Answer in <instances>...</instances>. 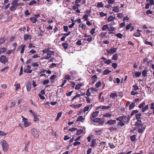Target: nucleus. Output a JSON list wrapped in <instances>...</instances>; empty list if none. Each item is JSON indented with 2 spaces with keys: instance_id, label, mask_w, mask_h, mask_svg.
Returning a JSON list of instances; mask_svg holds the SVG:
<instances>
[{
  "instance_id": "nucleus-36",
  "label": "nucleus",
  "mask_w": 154,
  "mask_h": 154,
  "mask_svg": "<svg viewBox=\"0 0 154 154\" xmlns=\"http://www.w3.org/2000/svg\"><path fill=\"white\" fill-rule=\"evenodd\" d=\"M106 32H102L100 34L99 36L103 38L106 36Z\"/></svg>"
},
{
  "instance_id": "nucleus-50",
  "label": "nucleus",
  "mask_w": 154,
  "mask_h": 154,
  "mask_svg": "<svg viewBox=\"0 0 154 154\" xmlns=\"http://www.w3.org/2000/svg\"><path fill=\"white\" fill-rule=\"evenodd\" d=\"M135 76L137 77H138L140 76L141 74V72H135Z\"/></svg>"
},
{
  "instance_id": "nucleus-47",
  "label": "nucleus",
  "mask_w": 154,
  "mask_h": 154,
  "mask_svg": "<svg viewBox=\"0 0 154 154\" xmlns=\"http://www.w3.org/2000/svg\"><path fill=\"white\" fill-rule=\"evenodd\" d=\"M134 88L133 90L134 91H136L139 90V88L136 84H135L133 86Z\"/></svg>"
},
{
  "instance_id": "nucleus-42",
  "label": "nucleus",
  "mask_w": 154,
  "mask_h": 154,
  "mask_svg": "<svg viewBox=\"0 0 154 154\" xmlns=\"http://www.w3.org/2000/svg\"><path fill=\"white\" fill-rule=\"evenodd\" d=\"M62 114V113L61 112H60L57 114V119L56 120V121H57L59 120V119L61 116Z\"/></svg>"
},
{
  "instance_id": "nucleus-63",
  "label": "nucleus",
  "mask_w": 154,
  "mask_h": 154,
  "mask_svg": "<svg viewBox=\"0 0 154 154\" xmlns=\"http://www.w3.org/2000/svg\"><path fill=\"white\" fill-rule=\"evenodd\" d=\"M99 15L101 17H103L106 16V14L104 13L103 12H100Z\"/></svg>"
},
{
  "instance_id": "nucleus-1",
  "label": "nucleus",
  "mask_w": 154,
  "mask_h": 154,
  "mask_svg": "<svg viewBox=\"0 0 154 154\" xmlns=\"http://www.w3.org/2000/svg\"><path fill=\"white\" fill-rule=\"evenodd\" d=\"M1 144L2 146V149L3 151L6 152L8 151L9 146V145L5 140H2L1 141Z\"/></svg>"
},
{
  "instance_id": "nucleus-38",
  "label": "nucleus",
  "mask_w": 154,
  "mask_h": 154,
  "mask_svg": "<svg viewBox=\"0 0 154 154\" xmlns=\"http://www.w3.org/2000/svg\"><path fill=\"white\" fill-rule=\"evenodd\" d=\"M77 129L76 128H71L69 129L68 130V131L69 132H74L75 131L77 130Z\"/></svg>"
},
{
  "instance_id": "nucleus-35",
  "label": "nucleus",
  "mask_w": 154,
  "mask_h": 154,
  "mask_svg": "<svg viewBox=\"0 0 154 154\" xmlns=\"http://www.w3.org/2000/svg\"><path fill=\"white\" fill-rule=\"evenodd\" d=\"M135 106V103H132L129 106V109L130 110L133 109Z\"/></svg>"
},
{
  "instance_id": "nucleus-41",
  "label": "nucleus",
  "mask_w": 154,
  "mask_h": 154,
  "mask_svg": "<svg viewBox=\"0 0 154 154\" xmlns=\"http://www.w3.org/2000/svg\"><path fill=\"white\" fill-rule=\"evenodd\" d=\"M112 63V61L110 59H108L107 60H106L104 62V63L107 64L109 65L110 63Z\"/></svg>"
},
{
  "instance_id": "nucleus-20",
  "label": "nucleus",
  "mask_w": 154,
  "mask_h": 154,
  "mask_svg": "<svg viewBox=\"0 0 154 154\" xmlns=\"http://www.w3.org/2000/svg\"><path fill=\"white\" fill-rule=\"evenodd\" d=\"M118 54H115L113 55L112 59L113 60H116L118 59Z\"/></svg>"
},
{
  "instance_id": "nucleus-2",
  "label": "nucleus",
  "mask_w": 154,
  "mask_h": 154,
  "mask_svg": "<svg viewBox=\"0 0 154 154\" xmlns=\"http://www.w3.org/2000/svg\"><path fill=\"white\" fill-rule=\"evenodd\" d=\"M31 133L35 138L37 139L39 137L38 133L35 128H33L31 130Z\"/></svg>"
},
{
  "instance_id": "nucleus-28",
  "label": "nucleus",
  "mask_w": 154,
  "mask_h": 154,
  "mask_svg": "<svg viewBox=\"0 0 154 154\" xmlns=\"http://www.w3.org/2000/svg\"><path fill=\"white\" fill-rule=\"evenodd\" d=\"M147 71L146 69L143 70L142 72V75L143 76L145 77L146 76L147 74Z\"/></svg>"
},
{
  "instance_id": "nucleus-27",
  "label": "nucleus",
  "mask_w": 154,
  "mask_h": 154,
  "mask_svg": "<svg viewBox=\"0 0 154 154\" xmlns=\"http://www.w3.org/2000/svg\"><path fill=\"white\" fill-rule=\"evenodd\" d=\"M115 17H113L112 16H110L107 19V20L108 22L112 21L115 19Z\"/></svg>"
},
{
  "instance_id": "nucleus-29",
  "label": "nucleus",
  "mask_w": 154,
  "mask_h": 154,
  "mask_svg": "<svg viewBox=\"0 0 154 154\" xmlns=\"http://www.w3.org/2000/svg\"><path fill=\"white\" fill-rule=\"evenodd\" d=\"M111 72V71L110 70H109L108 69H105L103 72V75H106L108 74L109 73Z\"/></svg>"
},
{
  "instance_id": "nucleus-25",
  "label": "nucleus",
  "mask_w": 154,
  "mask_h": 154,
  "mask_svg": "<svg viewBox=\"0 0 154 154\" xmlns=\"http://www.w3.org/2000/svg\"><path fill=\"white\" fill-rule=\"evenodd\" d=\"M136 135H133L130 137V139L131 141L134 142L136 140Z\"/></svg>"
},
{
  "instance_id": "nucleus-37",
  "label": "nucleus",
  "mask_w": 154,
  "mask_h": 154,
  "mask_svg": "<svg viewBox=\"0 0 154 154\" xmlns=\"http://www.w3.org/2000/svg\"><path fill=\"white\" fill-rule=\"evenodd\" d=\"M6 51V49L5 48H0V54L5 52Z\"/></svg>"
},
{
  "instance_id": "nucleus-11",
  "label": "nucleus",
  "mask_w": 154,
  "mask_h": 154,
  "mask_svg": "<svg viewBox=\"0 0 154 154\" xmlns=\"http://www.w3.org/2000/svg\"><path fill=\"white\" fill-rule=\"evenodd\" d=\"M96 91V89L93 87L87 90V96H88L91 94V93L90 91Z\"/></svg>"
},
{
  "instance_id": "nucleus-39",
  "label": "nucleus",
  "mask_w": 154,
  "mask_h": 154,
  "mask_svg": "<svg viewBox=\"0 0 154 154\" xmlns=\"http://www.w3.org/2000/svg\"><path fill=\"white\" fill-rule=\"evenodd\" d=\"M125 122L123 121L119 122L117 124V125L118 126L119 125L122 126H124L125 125Z\"/></svg>"
},
{
  "instance_id": "nucleus-12",
  "label": "nucleus",
  "mask_w": 154,
  "mask_h": 154,
  "mask_svg": "<svg viewBox=\"0 0 154 154\" xmlns=\"http://www.w3.org/2000/svg\"><path fill=\"white\" fill-rule=\"evenodd\" d=\"M116 122V121L114 120L111 119L108 120L106 122V124L109 125H112Z\"/></svg>"
},
{
  "instance_id": "nucleus-54",
  "label": "nucleus",
  "mask_w": 154,
  "mask_h": 154,
  "mask_svg": "<svg viewBox=\"0 0 154 154\" xmlns=\"http://www.w3.org/2000/svg\"><path fill=\"white\" fill-rule=\"evenodd\" d=\"M62 45L63 46L64 48L66 49L68 48V44L67 43H65L62 44Z\"/></svg>"
},
{
  "instance_id": "nucleus-64",
  "label": "nucleus",
  "mask_w": 154,
  "mask_h": 154,
  "mask_svg": "<svg viewBox=\"0 0 154 154\" xmlns=\"http://www.w3.org/2000/svg\"><path fill=\"white\" fill-rule=\"evenodd\" d=\"M109 145L111 149H113L115 147V146L113 143H109Z\"/></svg>"
},
{
  "instance_id": "nucleus-4",
  "label": "nucleus",
  "mask_w": 154,
  "mask_h": 154,
  "mask_svg": "<svg viewBox=\"0 0 154 154\" xmlns=\"http://www.w3.org/2000/svg\"><path fill=\"white\" fill-rule=\"evenodd\" d=\"M136 129H137L138 132L139 133H143L144 131L145 128L143 127V126L140 127V126H137Z\"/></svg>"
},
{
  "instance_id": "nucleus-8",
  "label": "nucleus",
  "mask_w": 154,
  "mask_h": 154,
  "mask_svg": "<svg viewBox=\"0 0 154 154\" xmlns=\"http://www.w3.org/2000/svg\"><path fill=\"white\" fill-rule=\"evenodd\" d=\"M54 52L52 51H50L47 53V55L45 57V59H49L51 58V55H54Z\"/></svg>"
},
{
  "instance_id": "nucleus-34",
  "label": "nucleus",
  "mask_w": 154,
  "mask_h": 154,
  "mask_svg": "<svg viewBox=\"0 0 154 154\" xmlns=\"http://www.w3.org/2000/svg\"><path fill=\"white\" fill-rule=\"evenodd\" d=\"M84 131L83 129L79 130L76 132V135H79L81 134Z\"/></svg>"
},
{
  "instance_id": "nucleus-15",
  "label": "nucleus",
  "mask_w": 154,
  "mask_h": 154,
  "mask_svg": "<svg viewBox=\"0 0 154 154\" xmlns=\"http://www.w3.org/2000/svg\"><path fill=\"white\" fill-rule=\"evenodd\" d=\"M31 38V36L30 35L26 34L24 37V39L25 40H27L28 39H30Z\"/></svg>"
},
{
  "instance_id": "nucleus-57",
  "label": "nucleus",
  "mask_w": 154,
  "mask_h": 154,
  "mask_svg": "<svg viewBox=\"0 0 154 154\" xmlns=\"http://www.w3.org/2000/svg\"><path fill=\"white\" fill-rule=\"evenodd\" d=\"M87 41L90 42L92 40V38L90 35H87Z\"/></svg>"
},
{
  "instance_id": "nucleus-46",
  "label": "nucleus",
  "mask_w": 154,
  "mask_h": 154,
  "mask_svg": "<svg viewBox=\"0 0 154 154\" xmlns=\"http://www.w3.org/2000/svg\"><path fill=\"white\" fill-rule=\"evenodd\" d=\"M16 8H17L15 6L12 5V6L10 7V10L11 11H14L15 10Z\"/></svg>"
},
{
  "instance_id": "nucleus-32",
  "label": "nucleus",
  "mask_w": 154,
  "mask_h": 154,
  "mask_svg": "<svg viewBox=\"0 0 154 154\" xmlns=\"http://www.w3.org/2000/svg\"><path fill=\"white\" fill-rule=\"evenodd\" d=\"M84 119H85L83 118L82 116H80L78 117L77 121L83 122L84 120Z\"/></svg>"
},
{
  "instance_id": "nucleus-17",
  "label": "nucleus",
  "mask_w": 154,
  "mask_h": 154,
  "mask_svg": "<svg viewBox=\"0 0 154 154\" xmlns=\"http://www.w3.org/2000/svg\"><path fill=\"white\" fill-rule=\"evenodd\" d=\"M115 28L114 27H109L108 29V30L109 31V33L110 34L113 33L112 32L115 30Z\"/></svg>"
},
{
  "instance_id": "nucleus-40",
  "label": "nucleus",
  "mask_w": 154,
  "mask_h": 154,
  "mask_svg": "<svg viewBox=\"0 0 154 154\" xmlns=\"http://www.w3.org/2000/svg\"><path fill=\"white\" fill-rule=\"evenodd\" d=\"M146 1L147 2H149V3H148L149 4V5H152L154 4V1L153 0H146Z\"/></svg>"
},
{
  "instance_id": "nucleus-58",
  "label": "nucleus",
  "mask_w": 154,
  "mask_h": 154,
  "mask_svg": "<svg viewBox=\"0 0 154 154\" xmlns=\"http://www.w3.org/2000/svg\"><path fill=\"white\" fill-rule=\"evenodd\" d=\"M145 105V103L144 102H143L142 103L140 104L139 106L138 107L140 108H142L144 107V106Z\"/></svg>"
},
{
  "instance_id": "nucleus-14",
  "label": "nucleus",
  "mask_w": 154,
  "mask_h": 154,
  "mask_svg": "<svg viewBox=\"0 0 154 154\" xmlns=\"http://www.w3.org/2000/svg\"><path fill=\"white\" fill-rule=\"evenodd\" d=\"M99 113V111H96L95 112H94L92 114V117H91V118H92L93 119L95 117H97L98 115V113Z\"/></svg>"
},
{
  "instance_id": "nucleus-60",
  "label": "nucleus",
  "mask_w": 154,
  "mask_h": 154,
  "mask_svg": "<svg viewBox=\"0 0 154 154\" xmlns=\"http://www.w3.org/2000/svg\"><path fill=\"white\" fill-rule=\"evenodd\" d=\"M15 103L14 101L12 102L10 104V108H12L15 105Z\"/></svg>"
},
{
  "instance_id": "nucleus-10",
  "label": "nucleus",
  "mask_w": 154,
  "mask_h": 154,
  "mask_svg": "<svg viewBox=\"0 0 154 154\" xmlns=\"http://www.w3.org/2000/svg\"><path fill=\"white\" fill-rule=\"evenodd\" d=\"M103 85V87L104 88L105 86V85L103 82H102V83L100 81H98L96 83L95 85V87L97 88H98L101 85Z\"/></svg>"
},
{
  "instance_id": "nucleus-18",
  "label": "nucleus",
  "mask_w": 154,
  "mask_h": 154,
  "mask_svg": "<svg viewBox=\"0 0 154 154\" xmlns=\"http://www.w3.org/2000/svg\"><path fill=\"white\" fill-rule=\"evenodd\" d=\"M82 106L81 104H72L70 105V106L73 107V108L75 109H77L79 107H80L81 106Z\"/></svg>"
},
{
  "instance_id": "nucleus-23",
  "label": "nucleus",
  "mask_w": 154,
  "mask_h": 154,
  "mask_svg": "<svg viewBox=\"0 0 154 154\" xmlns=\"http://www.w3.org/2000/svg\"><path fill=\"white\" fill-rule=\"evenodd\" d=\"M112 11L115 12H119V8L118 6H116L114 8Z\"/></svg>"
},
{
  "instance_id": "nucleus-59",
  "label": "nucleus",
  "mask_w": 154,
  "mask_h": 154,
  "mask_svg": "<svg viewBox=\"0 0 154 154\" xmlns=\"http://www.w3.org/2000/svg\"><path fill=\"white\" fill-rule=\"evenodd\" d=\"M93 138V135H89L87 137V140H88V141L90 142L91 141V140Z\"/></svg>"
},
{
  "instance_id": "nucleus-31",
  "label": "nucleus",
  "mask_w": 154,
  "mask_h": 154,
  "mask_svg": "<svg viewBox=\"0 0 154 154\" xmlns=\"http://www.w3.org/2000/svg\"><path fill=\"white\" fill-rule=\"evenodd\" d=\"M30 20L33 23H35L37 21V19L34 17H31L30 18Z\"/></svg>"
},
{
  "instance_id": "nucleus-45",
  "label": "nucleus",
  "mask_w": 154,
  "mask_h": 154,
  "mask_svg": "<svg viewBox=\"0 0 154 154\" xmlns=\"http://www.w3.org/2000/svg\"><path fill=\"white\" fill-rule=\"evenodd\" d=\"M36 3V1L35 0H32L30 1L29 3V5H33L35 4Z\"/></svg>"
},
{
  "instance_id": "nucleus-44",
  "label": "nucleus",
  "mask_w": 154,
  "mask_h": 154,
  "mask_svg": "<svg viewBox=\"0 0 154 154\" xmlns=\"http://www.w3.org/2000/svg\"><path fill=\"white\" fill-rule=\"evenodd\" d=\"M24 71V72H26L27 73H32V70L29 69H25Z\"/></svg>"
},
{
  "instance_id": "nucleus-55",
  "label": "nucleus",
  "mask_w": 154,
  "mask_h": 154,
  "mask_svg": "<svg viewBox=\"0 0 154 154\" xmlns=\"http://www.w3.org/2000/svg\"><path fill=\"white\" fill-rule=\"evenodd\" d=\"M138 111L137 110H133L131 114V116H133L134 114L137 113Z\"/></svg>"
},
{
  "instance_id": "nucleus-21",
  "label": "nucleus",
  "mask_w": 154,
  "mask_h": 154,
  "mask_svg": "<svg viewBox=\"0 0 154 154\" xmlns=\"http://www.w3.org/2000/svg\"><path fill=\"white\" fill-rule=\"evenodd\" d=\"M143 42L146 45H149L152 46H153V43L151 42H149L146 40H144Z\"/></svg>"
},
{
  "instance_id": "nucleus-19",
  "label": "nucleus",
  "mask_w": 154,
  "mask_h": 154,
  "mask_svg": "<svg viewBox=\"0 0 154 154\" xmlns=\"http://www.w3.org/2000/svg\"><path fill=\"white\" fill-rule=\"evenodd\" d=\"M91 120L93 121L94 122H100V119L99 118H91Z\"/></svg>"
},
{
  "instance_id": "nucleus-13",
  "label": "nucleus",
  "mask_w": 154,
  "mask_h": 154,
  "mask_svg": "<svg viewBox=\"0 0 154 154\" xmlns=\"http://www.w3.org/2000/svg\"><path fill=\"white\" fill-rule=\"evenodd\" d=\"M118 96L117 95L116 93H111L110 95V97L112 99H115Z\"/></svg>"
},
{
  "instance_id": "nucleus-61",
  "label": "nucleus",
  "mask_w": 154,
  "mask_h": 154,
  "mask_svg": "<svg viewBox=\"0 0 154 154\" xmlns=\"http://www.w3.org/2000/svg\"><path fill=\"white\" fill-rule=\"evenodd\" d=\"M97 6L99 8L103 7V5L102 4V2H98L97 4Z\"/></svg>"
},
{
  "instance_id": "nucleus-24",
  "label": "nucleus",
  "mask_w": 154,
  "mask_h": 154,
  "mask_svg": "<svg viewBox=\"0 0 154 154\" xmlns=\"http://www.w3.org/2000/svg\"><path fill=\"white\" fill-rule=\"evenodd\" d=\"M31 84L30 83H28L26 84V88L28 91L31 90Z\"/></svg>"
},
{
  "instance_id": "nucleus-16",
  "label": "nucleus",
  "mask_w": 154,
  "mask_h": 154,
  "mask_svg": "<svg viewBox=\"0 0 154 154\" xmlns=\"http://www.w3.org/2000/svg\"><path fill=\"white\" fill-rule=\"evenodd\" d=\"M96 139H94L93 140L90 146L91 147H92L95 146L96 145Z\"/></svg>"
},
{
  "instance_id": "nucleus-26",
  "label": "nucleus",
  "mask_w": 154,
  "mask_h": 154,
  "mask_svg": "<svg viewBox=\"0 0 154 154\" xmlns=\"http://www.w3.org/2000/svg\"><path fill=\"white\" fill-rule=\"evenodd\" d=\"M149 107V106L148 105L145 106L144 107L142 108L141 110V111L142 112H144L145 111V110L148 109Z\"/></svg>"
},
{
  "instance_id": "nucleus-51",
  "label": "nucleus",
  "mask_w": 154,
  "mask_h": 154,
  "mask_svg": "<svg viewBox=\"0 0 154 154\" xmlns=\"http://www.w3.org/2000/svg\"><path fill=\"white\" fill-rule=\"evenodd\" d=\"M82 86V85L80 84H78L76 85L75 87V89L76 90H79L80 88V87Z\"/></svg>"
},
{
  "instance_id": "nucleus-62",
  "label": "nucleus",
  "mask_w": 154,
  "mask_h": 154,
  "mask_svg": "<svg viewBox=\"0 0 154 154\" xmlns=\"http://www.w3.org/2000/svg\"><path fill=\"white\" fill-rule=\"evenodd\" d=\"M123 120V116H120V117H119L118 118H117L116 119V120L117 121H119L120 122L122 121Z\"/></svg>"
},
{
  "instance_id": "nucleus-56",
  "label": "nucleus",
  "mask_w": 154,
  "mask_h": 154,
  "mask_svg": "<svg viewBox=\"0 0 154 154\" xmlns=\"http://www.w3.org/2000/svg\"><path fill=\"white\" fill-rule=\"evenodd\" d=\"M116 36L120 38H121L122 36V35L121 33H118L116 34Z\"/></svg>"
},
{
  "instance_id": "nucleus-6",
  "label": "nucleus",
  "mask_w": 154,
  "mask_h": 154,
  "mask_svg": "<svg viewBox=\"0 0 154 154\" xmlns=\"http://www.w3.org/2000/svg\"><path fill=\"white\" fill-rule=\"evenodd\" d=\"M117 50V48H112L107 51L108 54H112L115 53Z\"/></svg>"
},
{
  "instance_id": "nucleus-33",
  "label": "nucleus",
  "mask_w": 154,
  "mask_h": 154,
  "mask_svg": "<svg viewBox=\"0 0 154 154\" xmlns=\"http://www.w3.org/2000/svg\"><path fill=\"white\" fill-rule=\"evenodd\" d=\"M25 46V45H21V46H20V48H22V49L20 51V53L21 54H23L24 53V51L25 50L24 48Z\"/></svg>"
},
{
  "instance_id": "nucleus-30",
  "label": "nucleus",
  "mask_w": 154,
  "mask_h": 154,
  "mask_svg": "<svg viewBox=\"0 0 154 154\" xmlns=\"http://www.w3.org/2000/svg\"><path fill=\"white\" fill-rule=\"evenodd\" d=\"M141 114L140 113L135 114L136 119V120L140 119V116H141Z\"/></svg>"
},
{
  "instance_id": "nucleus-3",
  "label": "nucleus",
  "mask_w": 154,
  "mask_h": 154,
  "mask_svg": "<svg viewBox=\"0 0 154 154\" xmlns=\"http://www.w3.org/2000/svg\"><path fill=\"white\" fill-rule=\"evenodd\" d=\"M27 119L24 118H23L22 119V122L24 123V127H27L30 125H31L32 124V123L30 122H28L26 121Z\"/></svg>"
},
{
  "instance_id": "nucleus-9",
  "label": "nucleus",
  "mask_w": 154,
  "mask_h": 154,
  "mask_svg": "<svg viewBox=\"0 0 154 154\" xmlns=\"http://www.w3.org/2000/svg\"><path fill=\"white\" fill-rule=\"evenodd\" d=\"M142 122L140 119H137V121L135 123L134 125L137 126H140V127L143 126V125Z\"/></svg>"
},
{
  "instance_id": "nucleus-49",
  "label": "nucleus",
  "mask_w": 154,
  "mask_h": 154,
  "mask_svg": "<svg viewBox=\"0 0 154 154\" xmlns=\"http://www.w3.org/2000/svg\"><path fill=\"white\" fill-rule=\"evenodd\" d=\"M112 116V114L110 113H106L103 115V117H110Z\"/></svg>"
},
{
  "instance_id": "nucleus-43",
  "label": "nucleus",
  "mask_w": 154,
  "mask_h": 154,
  "mask_svg": "<svg viewBox=\"0 0 154 154\" xmlns=\"http://www.w3.org/2000/svg\"><path fill=\"white\" fill-rule=\"evenodd\" d=\"M5 41V38H0V45L4 43Z\"/></svg>"
},
{
  "instance_id": "nucleus-5",
  "label": "nucleus",
  "mask_w": 154,
  "mask_h": 154,
  "mask_svg": "<svg viewBox=\"0 0 154 154\" xmlns=\"http://www.w3.org/2000/svg\"><path fill=\"white\" fill-rule=\"evenodd\" d=\"M123 119H124V122L127 123L129 122L130 120V117L129 115H123Z\"/></svg>"
},
{
  "instance_id": "nucleus-53",
  "label": "nucleus",
  "mask_w": 154,
  "mask_h": 154,
  "mask_svg": "<svg viewBox=\"0 0 154 154\" xmlns=\"http://www.w3.org/2000/svg\"><path fill=\"white\" fill-rule=\"evenodd\" d=\"M79 27H81L83 29H85L86 28L85 26L82 23L79 24Z\"/></svg>"
},
{
  "instance_id": "nucleus-7",
  "label": "nucleus",
  "mask_w": 154,
  "mask_h": 154,
  "mask_svg": "<svg viewBox=\"0 0 154 154\" xmlns=\"http://www.w3.org/2000/svg\"><path fill=\"white\" fill-rule=\"evenodd\" d=\"M0 61L4 63H5L7 62L8 60L5 55H2L0 57Z\"/></svg>"
},
{
  "instance_id": "nucleus-48",
  "label": "nucleus",
  "mask_w": 154,
  "mask_h": 154,
  "mask_svg": "<svg viewBox=\"0 0 154 154\" xmlns=\"http://www.w3.org/2000/svg\"><path fill=\"white\" fill-rule=\"evenodd\" d=\"M31 64L32 66L34 67H38L39 66V64L37 62H34L32 63Z\"/></svg>"
},
{
  "instance_id": "nucleus-22",
  "label": "nucleus",
  "mask_w": 154,
  "mask_h": 154,
  "mask_svg": "<svg viewBox=\"0 0 154 154\" xmlns=\"http://www.w3.org/2000/svg\"><path fill=\"white\" fill-rule=\"evenodd\" d=\"M109 27L107 25H104L102 28V30L105 31L106 29H109Z\"/></svg>"
},
{
  "instance_id": "nucleus-52",
  "label": "nucleus",
  "mask_w": 154,
  "mask_h": 154,
  "mask_svg": "<svg viewBox=\"0 0 154 154\" xmlns=\"http://www.w3.org/2000/svg\"><path fill=\"white\" fill-rule=\"evenodd\" d=\"M49 82V81L48 79H45L43 81L42 84L44 85L48 84Z\"/></svg>"
}]
</instances>
